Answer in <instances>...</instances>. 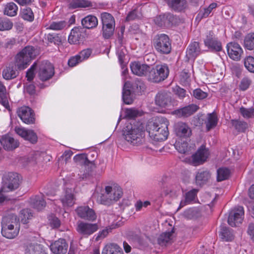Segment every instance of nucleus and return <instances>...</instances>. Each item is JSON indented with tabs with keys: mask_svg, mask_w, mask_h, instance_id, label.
<instances>
[{
	"mask_svg": "<svg viewBox=\"0 0 254 254\" xmlns=\"http://www.w3.org/2000/svg\"><path fill=\"white\" fill-rule=\"evenodd\" d=\"M142 112H122L118 119V123L122 119H126L130 123L123 130V135L128 143L138 145L142 143L144 137V127L139 121L135 120L138 116H141Z\"/></svg>",
	"mask_w": 254,
	"mask_h": 254,
	"instance_id": "1",
	"label": "nucleus"
},
{
	"mask_svg": "<svg viewBox=\"0 0 254 254\" xmlns=\"http://www.w3.org/2000/svg\"><path fill=\"white\" fill-rule=\"evenodd\" d=\"M169 123L162 117L152 119L147 123L146 130L151 138L156 141L166 140L169 134L168 127Z\"/></svg>",
	"mask_w": 254,
	"mask_h": 254,
	"instance_id": "2",
	"label": "nucleus"
},
{
	"mask_svg": "<svg viewBox=\"0 0 254 254\" xmlns=\"http://www.w3.org/2000/svg\"><path fill=\"white\" fill-rule=\"evenodd\" d=\"M19 219L14 214H9L3 217L1 221V233L7 239H13L19 234Z\"/></svg>",
	"mask_w": 254,
	"mask_h": 254,
	"instance_id": "3",
	"label": "nucleus"
},
{
	"mask_svg": "<svg viewBox=\"0 0 254 254\" xmlns=\"http://www.w3.org/2000/svg\"><path fill=\"white\" fill-rule=\"evenodd\" d=\"M123 193L122 189L118 185L106 186L105 192L98 195L96 201L98 203L110 206L119 200Z\"/></svg>",
	"mask_w": 254,
	"mask_h": 254,
	"instance_id": "4",
	"label": "nucleus"
},
{
	"mask_svg": "<svg viewBox=\"0 0 254 254\" xmlns=\"http://www.w3.org/2000/svg\"><path fill=\"white\" fill-rule=\"evenodd\" d=\"M38 52L35 47L27 46L19 52L14 57L16 66L19 70L27 68L31 61L36 58Z\"/></svg>",
	"mask_w": 254,
	"mask_h": 254,
	"instance_id": "5",
	"label": "nucleus"
},
{
	"mask_svg": "<svg viewBox=\"0 0 254 254\" xmlns=\"http://www.w3.org/2000/svg\"><path fill=\"white\" fill-rule=\"evenodd\" d=\"M169 73V68L166 64H159L155 67L149 66L146 77L150 82L158 83L167 78Z\"/></svg>",
	"mask_w": 254,
	"mask_h": 254,
	"instance_id": "6",
	"label": "nucleus"
},
{
	"mask_svg": "<svg viewBox=\"0 0 254 254\" xmlns=\"http://www.w3.org/2000/svg\"><path fill=\"white\" fill-rule=\"evenodd\" d=\"M20 183V176L18 174L9 172L2 178L1 190L4 192L14 190L19 188Z\"/></svg>",
	"mask_w": 254,
	"mask_h": 254,
	"instance_id": "7",
	"label": "nucleus"
},
{
	"mask_svg": "<svg viewBox=\"0 0 254 254\" xmlns=\"http://www.w3.org/2000/svg\"><path fill=\"white\" fill-rule=\"evenodd\" d=\"M153 44L156 51L161 54L167 55L171 51V41L166 34L156 35L153 38Z\"/></svg>",
	"mask_w": 254,
	"mask_h": 254,
	"instance_id": "8",
	"label": "nucleus"
},
{
	"mask_svg": "<svg viewBox=\"0 0 254 254\" xmlns=\"http://www.w3.org/2000/svg\"><path fill=\"white\" fill-rule=\"evenodd\" d=\"M102 23L103 36L105 39L109 38L114 34L115 21L114 17L110 13L103 12L101 14Z\"/></svg>",
	"mask_w": 254,
	"mask_h": 254,
	"instance_id": "9",
	"label": "nucleus"
},
{
	"mask_svg": "<svg viewBox=\"0 0 254 254\" xmlns=\"http://www.w3.org/2000/svg\"><path fill=\"white\" fill-rule=\"evenodd\" d=\"M98 229L99 226L97 223H90L83 221H78L76 227L77 233L85 238L91 235Z\"/></svg>",
	"mask_w": 254,
	"mask_h": 254,
	"instance_id": "10",
	"label": "nucleus"
},
{
	"mask_svg": "<svg viewBox=\"0 0 254 254\" xmlns=\"http://www.w3.org/2000/svg\"><path fill=\"white\" fill-rule=\"evenodd\" d=\"M177 21V17L170 13L157 15L154 19L155 24L160 27H171L175 24Z\"/></svg>",
	"mask_w": 254,
	"mask_h": 254,
	"instance_id": "11",
	"label": "nucleus"
},
{
	"mask_svg": "<svg viewBox=\"0 0 254 254\" xmlns=\"http://www.w3.org/2000/svg\"><path fill=\"white\" fill-rule=\"evenodd\" d=\"M55 74V70L53 65L47 61L41 63L38 70V77L43 81H47L53 77Z\"/></svg>",
	"mask_w": 254,
	"mask_h": 254,
	"instance_id": "12",
	"label": "nucleus"
},
{
	"mask_svg": "<svg viewBox=\"0 0 254 254\" xmlns=\"http://www.w3.org/2000/svg\"><path fill=\"white\" fill-rule=\"evenodd\" d=\"M244 215V208L239 206L232 210L228 219V224L232 227H236L242 223Z\"/></svg>",
	"mask_w": 254,
	"mask_h": 254,
	"instance_id": "13",
	"label": "nucleus"
},
{
	"mask_svg": "<svg viewBox=\"0 0 254 254\" xmlns=\"http://www.w3.org/2000/svg\"><path fill=\"white\" fill-rule=\"evenodd\" d=\"M79 217L89 221H94L97 219L95 211L88 206H80L75 209Z\"/></svg>",
	"mask_w": 254,
	"mask_h": 254,
	"instance_id": "14",
	"label": "nucleus"
},
{
	"mask_svg": "<svg viewBox=\"0 0 254 254\" xmlns=\"http://www.w3.org/2000/svg\"><path fill=\"white\" fill-rule=\"evenodd\" d=\"M85 36V30L81 27H75L70 32L68 41L70 44H77L83 41Z\"/></svg>",
	"mask_w": 254,
	"mask_h": 254,
	"instance_id": "15",
	"label": "nucleus"
},
{
	"mask_svg": "<svg viewBox=\"0 0 254 254\" xmlns=\"http://www.w3.org/2000/svg\"><path fill=\"white\" fill-rule=\"evenodd\" d=\"M209 155L208 150L204 145H202L197 152L191 156V163L194 166H197L203 163Z\"/></svg>",
	"mask_w": 254,
	"mask_h": 254,
	"instance_id": "16",
	"label": "nucleus"
},
{
	"mask_svg": "<svg viewBox=\"0 0 254 254\" xmlns=\"http://www.w3.org/2000/svg\"><path fill=\"white\" fill-rule=\"evenodd\" d=\"M14 130L18 135L32 143H35L37 141V136L33 130L27 129L22 127H16Z\"/></svg>",
	"mask_w": 254,
	"mask_h": 254,
	"instance_id": "17",
	"label": "nucleus"
},
{
	"mask_svg": "<svg viewBox=\"0 0 254 254\" xmlns=\"http://www.w3.org/2000/svg\"><path fill=\"white\" fill-rule=\"evenodd\" d=\"M227 50L229 57L234 61H239L243 53L240 45L235 42L227 44Z\"/></svg>",
	"mask_w": 254,
	"mask_h": 254,
	"instance_id": "18",
	"label": "nucleus"
},
{
	"mask_svg": "<svg viewBox=\"0 0 254 254\" xmlns=\"http://www.w3.org/2000/svg\"><path fill=\"white\" fill-rule=\"evenodd\" d=\"M204 44L212 51L220 52L222 49L221 42L213 36V33L210 32L204 40Z\"/></svg>",
	"mask_w": 254,
	"mask_h": 254,
	"instance_id": "19",
	"label": "nucleus"
},
{
	"mask_svg": "<svg viewBox=\"0 0 254 254\" xmlns=\"http://www.w3.org/2000/svg\"><path fill=\"white\" fill-rule=\"evenodd\" d=\"M0 142L3 148L8 151L14 150L19 145V141L8 134L1 136Z\"/></svg>",
	"mask_w": 254,
	"mask_h": 254,
	"instance_id": "20",
	"label": "nucleus"
},
{
	"mask_svg": "<svg viewBox=\"0 0 254 254\" xmlns=\"http://www.w3.org/2000/svg\"><path fill=\"white\" fill-rule=\"evenodd\" d=\"M68 244L65 240L59 239L51 245L50 249L54 254H65L67 253Z\"/></svg>",
	"mask_w": 254,
	"mask_h": 254,
	"instance_id": "21",
	"label": "nucleus"
},
{
	"mask_svg": "<svg viewBox=\"0 0 254 254\" xmlns=\"http://www.w3.org/2000/svg\"><path fill=\"white\" fill-rule=\"evenodd\" d=\"M130 67L132 72L138 76L145 75L147 77L149 66L146 64H141L139 62H132L130 64Z\"/></svg>",
	"mask_w": 254,
	"mask_h": 254,
	"instance_id": "22",
	"label": "nucleus"
},
{
	"mask_svg": "<svg viewBox=\"0 0 254 254\" xmlns=\"http://www.w3.org/2000/svg\"><path fill=\"white\" fill-rule=\"evenodd\" d=\"M175 131L176 135L181 137H188L191 134L190 127L182 122L178 123L175 125Z\"/></svg>",
	"mask_w": 254,
	"mask_h": 254,
	"instance_id": "23",
	"label": "nucleus"
},
{
	"mask_svg": "<svg viewBox=\"0 0 254 254\" xmlns=\"http://www.w3.org/2000/svg\"><path fill=\"white\" fill-rule=\"evenodd\" d=\"M170 93L167 91H160L156 96L155 103L161 107H165L170 103Z\"/></svg>",
	"mask_w": 254,
	"mask_h": 254,
	"instance_id": "24",
	"label": "nucleus"
},
{
	"mask_svg": "<svg viewBox=\"0 0 254 254\" xmlns=\"http://www.w3.org/2000/svg\"><path fill=\"white\" fill-rule=\"evenodd\" d=\"M74 160L78 162L80 165H83L85 169H88V172L90 171L95 167V164L93 161H89L86 154H77L73 158Z\"/></svg>",
	"mask_w": 254,
	"mask_h": 254,
	"instance_id": "25",
	"label": "nucleus"
},
{
	"mask_svg": "<svg viewBox=\"0 0 254 254\" xmlns=\"http://www.w3.org/2000/svg\"><path fill=\"white\" fill-rule=\"evenodd\" d=\"M200 54L199 43L193 42L190 43L186 51V57L189 60H194Z\"/></svg>",
	"mask_w": 254,
	"mask_h": 254,
	"instance_id": "26",
	"label": "nucleus"
},
{
	"mask_svg": "<svg viewBox=\"0 0 254 254\" xmlns=\"http://www.w3.org/2000/svg\"><path fill=\"white\" fill-rule=\"evenodd\" d=\"M61 201L64 207L72 206L74 203L73 190L71 188L66 189L61 198Z\"/></svg>",
	"mask_w": 254,
	"mask_h": 254,
	"instance_id": "27",
	"label": "nucleus"
},
{
	"mask_svg": "<svg viewBox=\"0 0 254 254\" xmlns=\"http://www.w3.org/2000/svg\"><path fill=\"white\" fill-rule=\"evenodd\" d=\"M94 254H99V252L98 250L95 251ZM102 254H123V252L117 245L110 244L104 247Z\"/></svg>",
	"mask_w": 254,
	"mask_h": 254,
	"instance_id": "28",
	"label": "nucleus"
},
{
	"mask_svg": "<svg viewBox=\"0 0 254 254\" xmlns=\"http://www.w3.org/2000/svg\"><path fill=\"white\" fill-rule=\"evenodd\" d=\"M174 233V228H172L170 231L162 233L158 238V244L163 246L171 243L173 239V235Z\"/></svg>",
	"mask_w": 254,
	"mask_h": 254,
	"instance_id": "29",
	"label": "nucleus"
},
{
	"mask_svg": "<svg viewBox=\"0 0 254 254\" xmlns=\"http://www.w3.org/2000/svg\"><path fill=\"white\" fill-rule=\"evenodd\" d=\"M81 23L83 28L91 29L97 26L98 20L96 16L89 15L82 19Z\"/></svg>",
	"mask_w": 254,
	"mask_h": 254,
	"instance_id": "30",
	"label": "nucleus"
},
{
	"mask_svg": "<svg viewBox=\"0 0 254 254\" xmlns=\"http://www.w3.org/2000/svg\"><path fill=\"white\" fill-rule=\"evenodd\" d=\"M26 254H45L43 246L38 244H30L25 250Z\"/></svg>",
	"mask_w": 254,
	"mask_h": 254,
	"instance_id": "31",
	"label": "nucleus"
},
{
	"mask_svg": "<svg viewBox=\"0 0 254 254\" xmlns=\"http://www.w3.org/2000/svg\"><path fill=\"white\" fill-rule=\"evenodd\" d=\"M31 205L35 209L40 210L46 206V202L42 195H36L30 199Z\"/></svg>",
	"mask_w": 254,
	"mask_h": 254,
	"instance_id": "32",
	"label": "nucleus"
},
{
	"mask_svg": "<svg viewBox=\"0 0 254 254\" xmlns=\"http://www.w3.org/2000/svg\"><path fill=\"white\" fill-rule=\"evenodd\" d=\"M18 116L22 122L27 124H33L35 122L34 112H17Z\"/></svg>",
	"mask_w": 254,
	"mask_h": 254,
	"instance_id": "33",
	"label": "nucleus"
},
{
	"mask_svg": "<svg viewBox=\"0 0 254 254\" xmlns=\"http://www.w3.org/2000/svg\"><path fill=\"white\" fill-rule=\"evenodd\" d=\"M18 7L13 2L7 3L5 5L3 13L9 16H14L17 14Z\"/></svg>",
	"mask_w": 254,
	"mask_h": 254,
	"instance_id": "34",
	"label": "nucleus"
},
{
	"mask_svg": "<svg viewBox=\"0 0 254 254\" xmlns=\"http://www.w3.org/2000/svg\"><path fill=\"white\" fill-rule=\"evenodd\" d=\"M218 118L215 112H212L208 114L206 126L207 130L214 127L217 124Z\"/></svg>",
	"mask_w": 254,
	"mask_h": 254,
	"instance_id": "35",
	"label": "nucleus"
},
{
	"mask_svg": "<svg viewBox=\"0 0 254 254\" xmlns=\"http://www.w3.org/2000/svg\"><path fill=\"white\" fill-rule=\"evenodd\" d=\"M3 77L6 80L13 79L17 76L15 68L12 65H9L2 71Z\"/></svg>",
	"mask_w": 254,
	"mask_h": 254,
	"instance_id": "36",
	"label": "nucleus"
},
{
	"mask_svg": "<svg viewBox=\"0 0 254 254\" xmlns=\"http://www.w3.org/2000/svg\"><path fill=\"white\" fill-rule=\"evenodd\" d=\"M219 237L224 241H231L234 238V236L229 228L224 226L221 227Z\"/></svg>",
	"mask_w": 254,
	"mask_h": 254,
	"instance_id": "37",
	"label": "nucleus"
},
{
	"mask_svg": "<svg viewBox=\"0 0 254 254\" xmlns=\"http://www.w3.org/2000/svg\"><path fill=\"white\" fill-rule=\"evenodd\" d=\"M198 192L197 189H192L186 193L185 200L184 202L181 201L180 205L184 206L186 204H189L193 201L196 196Z\"/></svg>",
	"mask_w": 254,
	"mask_h": 254,
	"instance_id": "38",
	"label": "nucleus"
},
{
	"mask_svg": "<svg viewBox=\"0 0 254 254\" xmlns=\"http://www.w3.org/2000/svg\"><path fill=\"white\" fill-rule=\"evenodd\" d=\"M230 175V171L226 167L219 168L217 171V180L221 182L228 179Z\"/></svg>",
	"mask_w": 254,
	"mask_h": 254,
	"instance_id": "39",
	"label": "nucleus"
},
{
	"mask_svg": "<svg viewBox=\"0 0 254 254\" xmlns=\"http://www.w3.org/2000/svg\"><path fill=\"white\" fill-rule=\"evenodd\" d=\"M69 7L76 8L78 7H88L92 6L90 1L86 0H73L69 3Z\"/></svg>",
	"mask_w": 254,
	"mask_h": 254,
	"instance_id": "40",
	"label": "nucleus"
},
{
	"mask_svg": "<svg viewBox=\"0 0 254 254\" xmlns=\"http://www.w3.org/2000/svg\"><path fill=\"white\" fill-rule=\"evenodd\" d=\"M210 177V175L207 171H199L195 176V180L197 184L201 185L206 182Z\"/></svg>",
	"mask_w": 254,
	"mask_h": 254,
	"instance_id": "41",
	"label": "nucleus"
},
{
	"mask_svg": "<svg viewBox=\"0 0 254 254\" xmlns=\"http://www.w3.org/2000/svg\"><path fill=\"white\" fill-rule=\"evenodd\" d=\"M21 17L24 20L29 22H32L34 19V14L31 8L26 7L22 9Z\"/></svg>",
	"mask_w": 254,
	"mask_h": 254,
	"instance_id": "42",
	"label": "nucleus"
},
{
	"mask_svg": "<svg viewBox=\"0 0 254 254\" xmlns=\"http://www.w3.org/2000/svg\"><path fill=\"white\" fill-rule=\"evenodd\" d=\"M244 46L249 50L254 49V33L248 34L244 39Z\"/></svg>",
	"mask_w": 254,
	"mask_h": 254,
	"instance_id": "43",
	"label": "nucleus"
},
{
	"mask_svg": "<svg viewBox=\"0 0 254 254\" xmlns=\"http://www.w3.org/2000/svg\"><path fill=\"white\" fill-rule=\"evenodd\" d=\"M33 215L30 209H24L20 211L19 214V219L23 224H26L28 220L32 217Z\"/></svg>",
	"mask_w": 254,
	"mask_h": 254,
	"instance_id": "44",
	"label": "nucleus"
},
{
	"mask_svg": "<svg viewBox=\"0 0 254 254\" xmlns=\"http://www.w3.org/2000/svg\"><path fill=\"white\" fill-rule=\"evenodd\" d=\"M232 124L235 129L239 132H244L248 127V125L246 122L239 120H232Z\"/></svg>",
	"mask_w": 254,
	"mask_h": 254,
	"instance_id": "45",
	"label": "nucleus"
},
{
	"mask_svg": "<svg viewBox=\"0 0 254 254\" xmlns=\"http://www.w3.org/2000/svg\"><path fill=\"white\" fill-rule=\"evenodd\" d=\"M244 65L251 72L254 73V58L252 56H248L244 59Z\"/></svg>",
	"mask_w": 254,
	"mask_h": 254,
	"instance_id": "46",
	"label": "nucleus"
},
{
	"mask_svg": "<svg viewBox=\"0 0 254 254\" xmlns=\"http://www.w3.org/2000/svg\"><path fill=\"white\" fill-rule=\"evenodd\" d=\"M188 6L186 0H177L172 8L176 11H181L185 9Z\"/></svg>",
	"mask_w": 254,
	"mask_h": 254,
	"instance_id": "47",
	"label": "nucleus"
},
{
	"mask_svg": "<svg viewBox=\"0 0 254 254\" xmlns=\"http://www.w3.org/2000/svg\"><path fill=\"white\" fill-rule=\"evenodd\" d=\"M175 147L178 152L181 153H188L190 151L188 143L185 141L181 143L179 142L176 143L175 144Z\"/></svg>",
	"mask_w": 254,
	"mask_h": 254,
	"instance_id": "48",
	"label": "nucleus"
},
{
	"mask_svg": "<svg viewBox=\"0 0 254 254\" xmlns=\"http://www.w3.org/2000/svg\"><path fill=\"white\" fill-rule=\"evenodd\" d=\"M66 25V23L64 21H61L59 22H52L49 27L47 29L60 30L64 29Z\"/></svg>",
	"mask_w": 254,
	"mask_h": 254,
	"instance_id": "49",
	"label": "nucleus"
},
{
	"mask_svg": "<svg viewBox=\"0 0 254 254\" xmlns=\"http://www.w3.org/2000/svg\"><path fill=\"white\" fill-rule=\"evenodd\" d=\"M13 23L9 20L0 18V31L9 30L12 29Z\"/></svg>",
	"mask_w": 254,
	"mask_h": 254,
	"instance_id": "50",
	"label": "nucleus"
},
{
	"mask_svg": "<svg viewBox=\"0 0 254 254\" xmlns=\"http://www.w3.org/2000/svg\"><path fill=\"white\" fill-rule=\"evenodd\" d=\"M123 100L124 102L127 104H130L132 102V98L130 90L126 89L124 88L123 91Z\"/></svg>",
	"mask_w": 254,
	"mask_h": 254,
	"instance_id": "51",
	"label": "nucleus"
},
{
	"mask_svg": "<svg viewBox=\"0 0 254 254\" xmlns=\"http://www.w3.org/2000/svg\"><path fill=\"white\" fill-rule=\"evenodd\" d=\"M46 39L50 43H54L55 44L59 45L62 42L61 37L59 34H48L47 35Z\"/></svg>",
	"mask_w": 254,
	"mask_h": 254,
	"instance_id": "52",
	"label": "nucleus"
},
{
	"mask_svg": "<svg viewBox=\"0 0 254 254\" xmlns=\"http://www.w3.org/2000/svg\"><path fill=\"white\" fill-rule=\"evenodd\" d=\"M15 44L16 40L14 38L8 39L4 42H0V48L10 49Z\"/></svg>",
	"mask_w": 254,
	"mask_h": 254,
	"instance_id": "53",
	"label": "nucleus"
},
{
	"mask_svg": "<svg viewBox=\"0 0 254 254\" xmlns=\"http://www.w3.org/2000/svg\"><path fill=\"white\" fill-rule=\"evenodd\" d=\"M251 83L252 80L250 78L248 77H244L242 79L240 84V89L241 90L245 91L249 87Z\"/></svg>",
	"mask_w": 254,
	"mask_h": 254,
	"instance_id": "54",
	"label": "nucleus"
},
{
	"mask_svg": "<svg viewBox=\"0 0 254 254\" xmlns=\"http://www.w3.org/2000/svg\"><path fill=\"white\" fill-rule=\"evenodd\" d=\"M36 67L37 63H34L26 72V77H27V80L29 81H31L33 79L35 76L34 71L36 69Z\"/></svg>",
	"mask_w": 254,
	"mask_h": 254,
	"instance_id": "55",
	"label": "nucleus"
},
{
	"mask_svg": "<svg viewBox=\"0 0 254 254\" xmlns=\"http://www.w3.org/2000/svg\"><path fill=\"white\" fill-rule=\"evenodd\" d=\"M193 96L199 100H202L207 97V93L203 91L200 89H196L193 92Z\"/></svg>",
	"mask_w": 254,
	"mask_h": 254,
	"instance_id": "56",
	"label": "nucleus"
},
{
	"mask_svg": "<svg viewBox=\"0 0 254 254\" xmlns=\"http://www.w3.org/2000/svg\"><path fill=\"white\" fill-rule=\"evenodd\" d=\"M173 91L180 98H183L186 96V91L178 86L173 88Z\"/></svg>",
	"mask_w": 254,
	"mask_h": 254,
	"instance_id": "57",
	"label": "nucleus"
},
{
	"mask_svg": "<svg viewBox=\"0 0 254 254\" xmlns=\"http://www.w3.org/2000/svg\"><path fill=\"white\" fill-rule=\"evenodd\" d=\"M91 50L87 49L85 50H82L81 52L79 53L78 55V57L81 61L88 59L89 56L91 55Z\"/></svg>",
	"mask_w": 254,
	"mask_h": 254,
	"instance_id": "58",
	"label": "nucleus"
},
{
	"mask_svg": "<svg viewBox=\"0 0 254 254\" xmlns=\"http://www.w3.org/2000/svg\"><path fill=\"white\" fill-rule=\"evenodd\" d=\"M199 107L197 105L191 104L180 109L176 110L175 111H197Z\"/></svg>",
	"mask_w": 254,
	"mask_h": 254,
	"instance_id": "59",
	"label": "nucleus"
},
{
	"mask_svg": "<svg viewBox=\"0 0 254 254\" xmlns=\"http://www.w3.org/2000/svg\"><path fill=\"white\" fill-rule=\"evenodd\" d=\"M82 61L80 59L78 55L70 58L68 61V64L70 67H73L75 66L78 63Z\"/></svg>",
	"mask_w": 254,
	"mask_h": 254,
	"instance_id": "60",
	"label": "nucleus"
},
{
	"mask_svg": "<svg viewBox=\"0 0 254 254\" xmlns=\"http://www.w3.org/2000/svg\"><path fill=\"white\" fill-rule=\"evenodd\" d=\"M247 233L251 240L254 242V223H250L248 226Z\"/></svg>",
	"mask_w": 254,
	"mask_h": 254,
	"instance_id": "61",
	"label": "nucleus"
},
{
	"mask_svg": "<svg viewBox=\"0 0 254 254\" xmlns=\"http://www.w3.org/2000/svg\"><path fill=\"white\" fill-rule=\"evenodd\" d=\"M211 11L208 8H204L203 10H201L198 14V16L200 18H206L208 17Z\"/></svg>",
	"mask_w": 254,
	"mask_h": 254,
	"instance_id": "62",
	"label": "nucleus"
},
{
	"mask_svg": "<svg viewBox=\"0 0 254 254\" xmlns=\"http://www.w3.org/2000/svg\"><path fill=\"white\" fill-rule=\"evenodd\" d=\"M51 226L53 228H58L61 224L60 220L56 217L49 219Z\"/></svg>",
	"mask_w": 254,
	"mask_h": 254,
	"instance_id": "63",
	"label": "nucleus"
},
{
	"mask_svg": "<svg viewBox=\"0 0 254 254\" xmlns=\"http://www.w3.org/2000/svg\"><path fill=\"white\" fill-rule=\"evenodd\" d=\"M108 233L109 231L108 229H104L102 231H100L95 239V241H98L99 240L104 238L108 235Z\"/></svg>",
	"mask_w": 254,
	"mask_h": 254,
	"instance_id": "64",
	"label": "nucleus"
}]
</instances>
